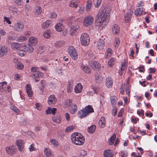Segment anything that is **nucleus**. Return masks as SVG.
Segmentation results:
<instances>
[{
    "label": "nucleus",
    "mask_w": 157,
    "mask_h": 157,
    "mask_svg": "<svg viewBox=\"0 0 157 157\" xmlns=\"http://www.w3.org/2000/svg\"><path fill=\"white\" fill-rule=\"evenodd\" d=\"M110 10L107 8L101 7L97 15L98 18L96 20V25L100 27L104 23V25L106 24L105 23L108 19L109 16Z\"/></svg>",
    "instance_id": "f257e3e1"
},
{
    "label": "nucleus",
    "mask_w": 157,
    "mask_h": 157,
    "mask_svg": "<svg viewBox=\"0 0 157 157\" xmlns=\"http://www.w3.org/2000/svg\"><path fill=\"white\" fill-rule=\"evenodd\" d=\"M72 143L77 145H82L85 142V138L81 134L77 132L73 133L71 136Z\"/></svg>",
    "instance_id": "f03ea898"
},
{
    "label": "nucleus",
    "mask_w": 157,
    "mask_h": 157,
    "mask_svg": "<svg viewBox=\"0 0 157 157\" xmlns=\"http://www.w3.org/2000/svg\"><path fill=\"white\" fill-rule=\"evenodd\" d=\"M90 41V37L87 34L83 33L82 34L80 38V41L82 45L85 46L88 45Z\"/></svg>",
    "instance_id": "7ed1b4c3"
},
{
    "label": "nucleus",
    "mask_w": 157,
    "mask_h": 157,
    "mask_svg": "<svg viewBox=\"0 0 157 157\" xmlns=\"http://www.w3.org/2000/svg\"><path fill=\"white\" fill-rule=\"evenodd\" d=\"M94 17L90 15L85 17L83 20V25L86 27H88L91 25L93 22Z\"/></svg>",
    "instance_id": "20e7f679"
},
{
    "label": "nucleus",
    "mask_w": 157,
    "mask_h": 157,
    "mask_svg": "<svg viewBox=\"0 0 157 157\" xmlns=\"http://www.w3.org/2000/svg\"><path fill=\"white\" fill-rule=\"evenodd\" d=\"M68 52L72 58L75 60L78 58L77 52L75 48L71 46L69 47Z\"/></svg>",
    "instance_id": "39448f33"
},
{
    "label": "nucleus",
    "mask_w": 157,
    "mask_h": 157,
    "mask_svg": "<svg viewBox=\"0 0 157 157\" xmlns=\"http://www.w3.org/2000/svg\"><path fill=\"white\" fill-rule=\"evenodd\" d=\"M57 101L55 96L53 94H51L48 98V103L50 106H53L56 104Z\"/></svg>",
    "instance_id": "423d86ee"
},
{
    "label": "nucleus",
    "mask_w": 157,
    "mask_h": 157,
    "mask_svg": "<svg viewBox=\"0 0 157 157\" xmlns=\"http://www.w3.org/2000/svg\"><path fill=\"white\" fill-rule=\"evenodd\" d=\"M24 25L22 22H19L15 23L14 30L17 32L21 31L24 29Z\"/></svg>",
    "instance_id": "0eeeda50"
},
{
    "label": "nucleus",
    "mask_w": 157,
    "mask_h": 157,
    "mask_svg": "<svg viewBox=\"0 0 157 157\" xmlns=\"http://www.w3.org/2000/svg\"><path fill=\"white\" fill-rule=\"evenodd\" d=\"M6 149L7 153L10 155L16 153L17 151L16 147L13 146L7 147L6 148Z\"/></svg>",
    "instance_id": "6e6552de"
},
{
    "label": "nucleus",
    "mask_w": 157,
    "mask_h": 157,
    "mask_svg": "<svg viewBox=\"0 0 157 157\" xmlns=\"http://www.w3.org/2000/svg\"><path fill=\"white\" fill-rule=\"evenodd\" d=\"M8 48L5 46H0V57H2L6 55L8 51Z\"/></svg>",
    "instance_id": "1a4fd4ad"
},
{
    "label": "nucleus",
    "mask_w": 157,
    "mask_h": 157,
    "mask_svg": "<svg viewBox=\"0 0 157 157\" xmlns=\"http://www.w3.org/2000/svg\"><path fill=\"white\" fill-rule=\"evenodd\" d=\"M43 76V73L40 71L37 72L35 73H33L31 74V76L36 82L39 81V80L37 79V78H41Z\"/></svg>",
    "instance_id": "9d476101"
},
{
    "label": "nucleus",
    "mask_w": 157,
    "mask_h": 157,
    "mask_svg": "<svg viewBox=\"0 0 157 157\" xmlns=\"http://www.w3.org/2000/svg\"><path fill=\"white\" fill-rule=\"evenodd\" d=\"M16 144L19 151L20 152H22L23 151L24 147V141L21 140H17L16 141Z\"/></svg>",
    "instance_id": "9b49d317"
},
{
    "label": "nucleus",
    "mask_w": 157,
    "mask_h": 157,
    "mask_svg": "<svg viewBox=\"0 0 157 157\" xmlns=\"http://www.w3.org/2000/svg\"><path fill=\"white\" fill-rule=\"evenodd\" d=\"M77 115L79 118L81 119L86 117L88 116L84 108L79 110Z\"/></svg>",
    "instance_id": "f8f14e48"
},
{
    "label": "nucleus",
    "mask_w": 157,
    "mask_h": 157,
    "mask_svg": "<svg viewBox=\"0 0 157 157\" xmlns=\"http://www.w3.org/2000/svg\"><path fill=\"white\" fill-rule=\"evenodd\" d=\"M112 32L113 34H118L119 33L120 28L117 24H115L112 27Z\"/></svg>",
    "instance_id": "ddd939ff"
},
{
    "label": "nucleus",
    "mask_w": 157,
    "mask_h": 157,
    "mask_svg": "<svg viewBox=\"0 0 157 157\" xmlns=\"http://www.w3.org/2000/svg\"><path fill=\"white\" fill-rule=\"evenodd\" d=\"M79 26L77 25L74 26H72L70 31V33L71 35H73L76 33L79 30Z\"/></svg>",
    "instance_id": "4468645a"
},
{
    "label": "nucleus",
    "mask_w": 157,
    "mask_h": 157,
    "mask_svg": "<svg viewBox=\"0 0 157 157\" xmlns=\"http://www.w3.org/2000/svg\"><path fill=\"white\" fill-rule=\"evenodd\" d=\"M1 84L2 85V87L4 88L3 90L6 91L10 92L11 90V87L9 85H7V83L6 82H1Z\"/></svg>",
    "instance_id": "2eb2a0df"
},
{
    "label": "nucleus",
    "mask_w": 157,
    "mask_h": 157,
    "mask_svg": "<svg viewBox=\"0 0 157 157\" xmlns=\"http://www.w3.org/2000/svg\"><path fill=\"white\" fill-rule=\"evenodd\" d=\"M104 157H113V151L110 149H106L104 151Z\"/></svg>",
    "instance_id": "dca6fc26"
},
{
    "label": "nucleus",
    "mask_w": 157,
    "mask_h": 157,
    "mask_svg": "<svg viewBox=\"0 0 157 157\" xmlns=\"http://www.w3.org/2000/svg\"><path fill=\"white\" fill-rule=\"evenodd\" d=\"M105 42L103 39H99L97 43V47L99 49H103L104 48Z\"/></svg>",
    "instance_id": "f3484780"
},
{
    "label": "nucleus",
    "mask_w": 157,
    "mask_h": 157,
    "mask_svg": "<svg viewBox=\"0 0 157 157\" xmlns=\"http://www.w3.org/2000/svg\"><path fill=\"white\" fill-rule=\"evenodd\" d=\"M95 76L96 82L98 83H100L103 78L100 72L95 73Z\"/></svg>",
    "instance_id": "a211bd4d"
},
{
    "label": "nucleus",
    "mask_w": 157,
    "mask_h": 157,
    "mask_svg": "<svg viewBox=\"0 0 157 157\" xmlns=\"http://www.w3.org/2000/svg\"><path fill=\"white\" fill-rule=\"evenodd\" d=\"M73 81L72 79H70L68 81L67 88V92L68 93H70L73 88Z\"/></svg>",
    "instance_id": "6ab92c4d"
},
{
    "label": "nucleus",
    "mask_w": 157,
    "mask_h": 157,
    "mask_svg": "<svg viewBox=\"0 0 157 157\" xmlns=\"http://www.w3.org/2000/svg\"><path fill=\"white\" fill-rule=\"evenodd\" d=\"M83 87L81 83H78L75 87V91L76 93H79L81 92Z\"/></svg>",
    "instance_id": "aec40b11"
},
{
    "label": "nucleus",
    "mask_w": 157,
    "mask_h": 157,
    "mask_svg": "<svg viewBox=\"0 0 157 157\" xmlns=\"http://www.w3.org/2000/svg\"><path fill=\"white\" fill-rule=\"evenodd\" d=\"M24 49L29 53H32L34 51V48L30 44H26L24 46Z\"/></svg>",
    "instance_id": "412c9836"
},
{
    "label": "nucleus",
    "mask_w": 157,
    "mask_h": 157,
    "mask_svg": "<svg viewBox=\"0 0 157 157\" xmlns=\"http://www.w3.org/2000/svg\"><path fill=\"white\" fill-rule=\"evenodd\" d=\"M113 83L112 79L111 77H108L106 78L105 85L108 87L110 88L112 87Z\"/></svg>",
    "instance_id": "4be33fe9"
},
{
    "label": "nucleus",
    "mask_w": 157,
    "mask_h": 157,
    "mask_svg": "<svg viewBox=\"0 0 157 157\" xmlns=\"http://www.w3.org/2000/svg\"><path fill=\"white\" fill-rule=\"evenodd\" d=\"M7 38L9 40L11 41L14 40L16 39L17 36L15 33L10 32L8 33Z\"/></svg>",
    "instance_id": "5701e85b"
},
{
    "label": "nucleus",
    "mask_w": 157,
    "mask_h": 157,
    "mask_svg": "<svg viewBox=\"0 0 157 157\" xmlns=\"http://www.w3.org/2000/svg\"><path fill=\"white\" fill-rule=\"evenodd\" d=\"M84 109L87 113L88 115L89 114L93 113L94 112V110L92 107L90 105H89L86 106Z\"/></svg>",
    "instance_id": "b1692460"
},
{
    "label": "nucleus",
    "mask_w": 157,
    "mask_h": 157,
    "mask_svg": "<svg viewBox=\"0 0 157 157\" xmlns=\"http://www.w3.org/2000/svg\"><path fill=\"white\" fill-rule=\"evenodd\" d=\"M81 68L83 71L87 73L91 72V69L87 66H85L82 63L81 64Z\"/></svg>",
    "instance_id": "393cba45"
},
{
    "label": "nucleus",
    "mask_w": 157,
    "mask_h": 157,
    "mask_svg": "<svg viewBox=\"0 0 157 157\" xmlns=\"http://www.w3.org/2000/svg\"><path fill=\"white\" fill-rule=\"evenodd\" d=\"M105 118L104 117H101L99 121L98 124L99 127L101 128H104L105 126Z\"/></svg>",
    "instance_id": "a878e982"
},
{
    "label": "nucleus",
    "mask_w": 157,
    "mask_h": 157,
    "mask_svg": "<svg viewBox=\"0 0 157 157\" xmlns=\"http://www.w3.org/2000/svg\"><path fill=\"white\" fill-rule=\"evenodd\" d=\"M21 47L20 45L17 43L13 42L11 44V48L13 49L18 50L21 48Z\"/></svg>",
    "instance_id": "bb28decb"
},
{
    "label": "nucleus",
    "mask_w": 157,
    "mask_h": 157,
    "mask_svg": "<svg viewBox=\"0 0 157 157\" xmlns=\"http://www.w3.org/2000/svg\"><path fill=\"white\" fill-rule=\"evenodd\" d=\"M51 25V21L49 20H47L44 22L42 25V28L44 29H46Z\"/></svg>",
    "instance_id": "cd10ccee"
},
{
    "label": "nucleus",
    "mask_w": 157,
    "mask_h": 157,
    "mask_svg": "<svg viewBox=\"0 0 157 157\" xmlns=\"http://www.w3.org/2000/svg\"><path fill=\"white\" fill-rule=\"evenodd\" d=\"M65 42L63 41H58L54 44V46L56 48H60L64 45Z\"/></svg>",
    "instance_id": "c85d7f7f"
},
{
    "label": "nucleus",
    "mask_w": 157,
    "mask_h": 157,
    "mask_svg": "<svg viewBox=\"0 0 157 157\" xmlns=\"http://www.w3.org/2000/svg\"><path fill=\"white\" fill-rule=\"evenodd\" d=\"M71 109L70 110V113L72 114L75 113L77 110V105L75 104H73L71 106Z\"/></svg>",
    "instance_id": "c756f323"
},
{
    "label": "nucleus",
    "mask_w": 157,
    "mask_h": 157,
    "mask_svg": "<svg viewBox=\"0 0 157 157\" xmlns=\"http://www.w3.org/2000/svg\"><path fill=\"white\" fill-rule=\"evenodd\" d=\"M115 63V59L114 58H111L108 61V66L109 67H112L114 64Z\"/></svg>",
    "instance_id": "7c9ffc66"
},
{
    "label": "nucleus",
    "mask_w": 157,
    "mask_h": 157,
    "mask_svg": "<svg viewBox=\"0 0 157 157\" xmlns=\"http://www.w3.org/2000/svg\"><path fill=\"white\" fill-rule=\"evenodd\" d=\"M112 50L110 48L107 49L105 55V58H108L111 56L112 54Z\"/></svg>",
    "instance_id": "2f4dec72"
},
{
    "label": "nucleus",
    "mask_w": 157,
    "mask_h": 157,
    "mask_svg": "<svg viewBox=\"0 0 157 157\" xmlns=\"http://www.w3.org/2000/svg\"><path fill=\"white\" fill-rule=\"evenodd\" d=\"M101 66V65L98 62H94L93 63L92 67L94 70H96L100 68Z\"/></svg>",
    "instance_id": "473e14b6"
},
{
    "label": "nucleus",
    "mask_w": 157,
    "mask_h": 157,
    "mask_svg": "<svg viewBox=\"0 0 157 157\" xmlns=\"http://www.w3.org/2000/svg\"><path fill=\"white\" fill-rule=\"evenodd\" d=\"M55 28L57 31L60 32L63 29V26L62 23H59L55 25Z\"/></svg>",
    "instance_id": "72a5a7b5"
},
{
    "label": "nucleus",
    "mask_w": 157,
    "mask_h": 157,
    "mask_svg": "<svg viewBox=\"0 0 157 157\" xmlns=\"http://www.w3.org/2000/svg\"><path fill=\"white\" fill-rule=\"evenodd\" d=\"M45 155L47 157H49L52 155L50 149L48 148H46L44 150Z\"/></svg>",
    "instance_id": "f704fd0d"
},
{
    "label": "nucleus",
    "mask_w": 157,
    "mask_h": 157,
    "mask_svg": "<svg viewBox=\"0 0 157 157\" xmlns=\"http://www.w3.org/2000/svg\"><path fill=\"white\" fill-rule=\"evenodd\" d=\"M110 101L112 107H115L116 104V98L115 96H113L111 97Z\"/></svg>",
    "instance_id": "c9c22d12"
},
{
    "label": "nucleus",
    "mask_w": 157,
    "mask_h": 157,
    "mask_svg": "<svg viewBox=\"0 0 157 157\" xmlns=\"http://www.w3.org/2000/svg\"><path fill=\"white\" fill-rule=\"evenodd\" d=\"M132 17V14L131 13H128L125 14L124 18L126 22H128L130 21Z\"/></svg>",
    "instance_id": "e433bc0d"
},
{
    "label": "nucleus",
    "mask_w": 157,
    "mask_h": 157,
    "mask_svg": "<svg viewBox=\"0 0 157 157\" xmlns=\"http://www.w3.org/2000/svg\"><path fill=\"white\" fill-rule=\"evenodd\" d=\"M143 12L142 8H137L135 11V14L137 16H140L142 14Z\"/></svg>",
    "instance_id": "4c0bfd02"
},
{
    "label": "nucleus",
    "mask_w": 157,
    "mask_h": 157,
    "mask_svg": "<svg viewBox=\"0 0 157 157\" xmlns=\"http://www.w3.org/2000/svg\"><path fill=\"white\" fill-rule=\"evenodd\" d=\"M29 41L31 44L35 45L37 42V39L36 37H31L29 38Z\"/></svg>",
    "instance_id": "58836bf2"
},
{
    "label": "nucleus",
    "mask_w": 157,
    "mask_h": 157,
    "mask_svg": "<svg viewBox=\"0 0 157 157\" xmlns=\"http://www.w3.org/2000/svg\"><path fill=\"white\" fill-rule=\"evenodd\" d=\"M96 128L95 125H92L88 128L87 131L90 133H92L95 131Z\"/></svg>",
    "instance_id": "ea45409f"
},
{
    "label": "nucleus",
    "mask_w": 157,
    "mask_h": 157,
    "mask_svg": "<svg viewBox=\"0 0 157 157\" xmlns=\"http://www.w3.org/2000/svg\"><path fill=\"white\" fill-rule=\"evenodd\" d=\"M92 5L91 1L88 0L87 1L86 4V10L87 11H89L91 9Z\"/></svg>",
    "instance_id": "a19ab883"
},
{
    "label": "nucleus",
    "mask_w": 157,
    "mask_h": 157,
    "mask_svg": "<svg viewBox=\"0 0 157 157\" xmlns=\"http://www.w3.org/2000/svg\"><path fill=\"white\" fill-rule=\"evenodd\" d=\"M116 137V135L114 134L109 139V143L110 145H112L114 143Z\"/></svg>",
    "instance_id": "79ce46f5"
},
{
    "label": "nucleus",
    "mask_w": 157,
    "mask_h": 157,
    "mask_svg": "<svg viewBox=\"0 0 157 157\" xmlns=\"http://www.w3.org/2000/svg\"><path fill=\"white\" fill-rule=\"evenodd\" d=\"M17 53L20 56H22L25 55L26 53L24 49H20V48L17 51Z\"/></svg>",
    "instance_id": "37998d69"
},
{
    "label": "nucleus",
    "mask_w": 157,
    "mask_h": 157,
    "mask_svg": "<svg viewBox=\"0 0 157 157\" xmlns=\"http://www.w3.org/2000/svg\"><path fill=\"white\" fill-rule=\"evenodd\" d=\"M51 145H53L54 147H57L59 144L58 142L55 139H52L50 140Z\"/></svg>",
    "instance_id": "c03bdc74"
},
{
    "label": "nucleus",
    "mask_w": 157,
    "mask_h": 157,
    "mask_svg": "<svg viewBox=\"0 0 157 157\" xmlns=\"http://www.w3.org/2000/svg\"><path fill=\"white\" fill-rule=\"evenodd\" d=\"M52 120L54 122L56 123H59L60 122V117L59 116L53 117Z\"/></svg>",
    "instance_id": "a18cd8bd"
},
{
    "label": "nucleus",
    "mask_w": 157,
    "mask_h": 157,
    "mask_svg": "<svg viewBox=\"0 0 157 157\" xmlns=\"http://www.w3.org/2000/svg\"><path fill=\"white\" fill-rule=\"evenodd\" d=\"M27 40V37L25 36H20L17 37V41L19 42H22L26 41Z\"/></svg>",
    "instance_id": "49530a36"
},
{
    "label": "nucleus",
    "mask_w": 157,
    "mask_h": 157,
    "mask_svg": "<svg viewBox=\"0 0 157 157\" xmlns=\"http://www.w3.org/2000/svg\"><path fill=\"white\" fill-rule=\"evenodd\" d=\"M75 128V127L73 126H70L67 127L65 129V132H69L72 131Z\"/></svg>",
    "instance_id": "de8ad7c7"
},
{
    "label": "nucleus",
    "mask_w": 157,
    "mask_h": 157,
    "mask_svg": "<svg viewBox=\"0 0 157 157\" xmlns=\"http://www.w3.org/2000/svg\"><path fill=\"white\" fill-rule=\"evenodd\" d=\"M43 35L45 38H49L51 36L50 32L48 30H45L44 33Z\"/></svg>",
    "instance_id": "09e8293b"
},
{
    "label": "nucleus",
    "mask_w": 157,
    "mask_h": 157,
    "mask_svg": "<svg viewBox=\"0 0 157 157\" xmlns=\"http://www.w3.org/2000/svg\"><path fill=\"white\" fill-rule=\"evenodd\" d=\"M79 156L82 157L86 155L87 152L84 150L81 149L79 151Z\"/></svg>",
    "instance_id": "8fccbe9b"
},
{
    "label": "nucleus",
    "mask_w": 157,
    "mask_h": 157,
    "mask_svg": "<svg viewBox=\"0 0 157 157\" xmlns=\"http://www.w3.org/2000/svg\"><path fill=\"white\" fill-rule=\"evenodd\" d=\"M42 11L41 8L40 6H38L36 7V13L37 14H40Z\"/></svg>",
    "instance_id": "3c124183"
},
{
    "label": "nucleus",
    "mask_w": 157,
    "mask_h": 157,
    "mask_svg": "<svg viewBox=\"0 0 157 157\" xmlns=\"http://www.w3.org/2000/svg\"><path fill=\"white\" fill-rule=\"evenodd\" d=\"M37 52L38 53L41 54L44 51V47L40 46L38 47L37 48Z\"/></svg>",
    "instance_id": "603ef678"
},
{
    "label": "nucleus",
    "mask_w": 157,
    "mask_h": 157,
    "mask_svg": "<svg viewBox=\"0 0 157 157\" xmlns=\"http://www.w3.org/2000/svg\"><path fill=\"white\" fill-rule=\"evenodd\" d=\"M101 1L102 0H96V2L94 4L95 7L96 8L99 7L101 2Z\"/></svg>",
    "instance_id": "864d4df0"
},
{
    "label": "nucleus",
    "mask_w": 157,
    "mask_h": 157,
    "mask_svg": "<svg viewBox=\"0 0 157 157\" xmlns=\"http://www.w3.org/2000/svg\"><path fill=\"white\" fill-rule=\"evenodd\" d=\"M17 68L18 69H22L24 68V65L23 64L20 62H18L17 64Z\"/></svg>",
    "instance_id": "5fc2aeb1"
},
{
    "label": "nucleus",
    "mask_w": 157,
    "mask_h": 157,
    "mask_svg": "<svg viewBox=\"0 0 157 157\" xmlns=\"http://www.w3.org/2000/svg\"><path fill=\"white\" fill-rule=\"evenodd\" d=\"M39 69L37 67H31V71L33 73H35L39 71Z\"/></svg>",
    "instance_id": "6e6d98bb"
},
{
    "label": "nucleus",
    "mask_w": 157,
    "mask_h": 157,
    "mask_svg": "<svg viewBox=\"0 0 157 157\" xmlns=\"http://www.w3.org/2000/svg\"><path fill=\"white\" fill-rule=\"evenodd\" d=\"M11 109L15 112L17 113H19L20 112L19 109L15 106L12 105L11 107Z\"/></svg>",
    "instance_id": "4d7b16f0"
},
{
    "label": "nucleus",
    "mask_w": 157,
    "mask_h": 157,
    "mask_svg": "<svg viewBox=\"0 0 157 157\" xmlns=\"http://www.w3.org/2000/svg\"><path fill=\"white\" fill-rule=\"evenodd\" d=\"M69 5L70 7H75L77 8L78 6V4H76L74 2H72L69 3Z\"/></svg>",
    "instance_id": "13d9d810"
},
{
    "label": "nucleus",
    "mask_w": 157,
    "mask_h": 157,
    "mask_svg": "<svg viewBox=\"0 0 157 157\" xmlns=\"http://www.w3.org/2000/svg\"><path fill=\"white\" fill-rule=\"evenodd\" d=\"M4 21H5L6 23H8L9 24H11V22L10 20V18L8 17H4Z\"/></svg>",
    "instance_id": "bf43d9fd"
},
{
    "label": "nucleus",
    "mask_w": 157,
    "mask_h": 157,
    "mask_svg": "<svg viewBox=\"0 0 157 157\" xmlns=\"http://www.w3.org/2000/svg\"><path fill=\"white\" fill-rule=\"evenodd\" d=\"M87 54L89 58L92 57L94 56V54L93 52L90 51H88Z\"/></svg>",
    "instance_id": "052dcab7"
},
{
    "label": "nucleus",
    "mask_w": 157,
    "mask_h": 157,
    "mask_svg": "<svg viewBox=\"0 0 157 157\" xmlns=\"http://www.w3.org/2000/svg\"><path fill=\"white\" fill-rule=\"evenodd\" d=\"M29 149L30 151H35L36 149L34 147V144H32L29 147Z\"/></svg>",
    "instance_id": "680f3d73"
},
{
    "label": "nucleus",
    "mask_w": 157,
    "mask_h": 157,
    "mask_svg": "<svg viewBox=\"0 0 157 157\" xmlns=\"http://www.w3.org/2000/svg\"><path fill=\"white\" fill-rule=\"evenodd\" d=\"M121 157H126L128 155L127 152L126 151H122L121 152Z\"/></svg>",
    "instance_id": "e2e57ef3"
},
{
    "label": "nucleus",
    "mask_w": 157,
    "mask_h": 157,
    "mask_svg": "<svg viewBox=\"0 0 157 157\" xmlns=\"http://www.w3.org/2000/svg\"><path fill=\"white\" fill-rule=\"evenodd\" d=\"M14 2L18 5H21L23 3L21 0H14Z\"/></svg>",
    "instance_id": "0e129e2a"
},
{
    "label": "nucleus",
    "mask_w": 157,
    "mask_h": 157,
    "mask_svg": "<svg viewBox=\"0 0 157 157\" xmlns=\"http://www.w3.org/2000/svg\"><path fill=\"white\" fill-rule=\"evenodd\" d=\"M25 87L26 91L30 90H32L31 86L29 84H27L26 85Z\"/></svg>",
    "instance_id": "69168bd1"
},
{
    "label": "nucleus",
    "mask_w": 157,
    "mask_h": 157,
    "mask_svg": "<svg viewBox=\"0 0 157 157\" xmlns=\"http://www.w3.org/2000/svg\"><path fill=\"white\" fill-rule=\"evenodd\" d=\"M119 43L120 42L119 40V39L117 38H116L115 41V43H116V44L115 45V47H117L119 45Z\"/></svg>",
    "instance_id": "338daca9"
},
{
    "label": "nucleus",
    "mask_w": 157,
    "mask_h": 157,
    "mask_svg": "<svg viewBox=\"0 0 157 157\" xmlns=\"http://www.w3.org/2000/svg\"><path fill=\"white\" fill-rule=\"evenodd\" d=\"M26 92L29 97H31L33 95V92L32 90L26 91Z\"/></svg>",
    "instance_id": "774afa93"
}]
</instances>
